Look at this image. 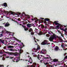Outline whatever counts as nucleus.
<instances>
[{
    "instance_id": "1",
    "label": "nucleus",
    "mask_w": 67,
    "mask_h": 67,
    "mask_svg": "<svg viewBox=\"0 0 67 67\" xmlns=\"http://www.w3.org/2000/svg\"><path fill=\"white\" fill-rule=\"evenodd\" d=\"M51 33L53 34V35H51L49 38V40L50 41H53V40L54 39H56L57 37H58L55 34H53V33L51 31Z\"/></svg>"
},
{
    "instance_id": "2",
    "label": "nucleus",
    "mask_w": 67,
    "mask_h": 67,
    "mask_svg": "<svg viewBox=\"0 0 67 67\" xmlns=\"http://www.w3.org/2000/svg\"><path fill=\"white\" fill-rule=\"evenodd\" d=\"M58 21H55L54 22V23H55V24L57 25H58L57 26H56V27L57 28H59L60 27V28H61V26H60V24L58 23H57V22H58Z\"/></svg>"
},
{
    "instance_id": "3",
    "label": "nucleus",
    "mask_w": 67,
    "mask_h": 67,
    "mask_svg": "<svg viewBox=\"0 0 67 67\" xmlns=\"http://www.w3.org/2000/svg\"><path fill=\"white\" fill-rule=\"evenodd\" d=\"M46 50L44 49H42V51L40 52V54H45L46 53Z\"/></svg>"
},
{
    "instance_id": "4",
    "label": "nucleus",
    "mask_w": 67,
    "mask_h": 67,
    "mask_svg": "<svg viewBox=\"0 0 67 67\" xmlns=\"http://www.w3.org/2000/svg\"><path fill=\"white\" fill-rule=\"evenodd\" d=\"M5 24V27H8L10 25V24L9 23H4L3 24V25H4Z\"/></svg>"
},
{
    "instance_id": "5",
    "label": "nucleus",
    "mask_w": 67,
    "mask_h": 67,
    "mask_svg": "<svg viewBox=\"0 0 67 67\" xmlns=\"http://www.w3.org/2000/svg\"><path fill=\"white\" fill-rule=\"evenodd\" d=\"M33 49L35 50V52H37V51H38V50H40V46H38L37 49H36L35 48H34Z\"/></svg>"
},
{
    "instance_id": "6",
    "label": "nucleus",
    "mask_w": 67,
    "mask_h": 67,
    "mask_svg": "<svg viewBox=\"0 0 67 67\" xmlns=\"http://www.w3.org/2000/svg\"><path fill=\"white\" fill-rule=\"evenodd\" d=\"M54 50L55 51H59V47L58 46H56L54 47Z\"/></svg>"
},
{
    "instance_id": "7",
    "label": "nucleus",
    "mask_w": 67,
    "mask_h": 67,
    "mask_svg": "<svg viewBox=\"0 0 67 67\" xmlns=\"http://www.w3.org/2000/svg\"><path fill=\"white\" fill-rule=\"evenodd\" d=\"M28 62L30 63V64H32V60L31 57L29 58V60H28Z\"/></svg>"
},
{
    "instance_id": "8",
    "label": "nucleus",
    "mask_w": 67,
    "mask_h": 67,
    "mask_svg": "<svg viewBox=\"0 0 67 67\" xmlns=\"http://www.w3.org/2000/svg\"><path fill=\"white\" fill-rule=\"evenodd\" d=\"M7 54L9 55L10 56H12L14 55V53L13 52H7Z\"/></svg>"
},
{
    "instance_id": "9",
    "label": "nucleus",
    "mask_w": 67,
    "mask_h": 67,
    "mask_svg": "<svg viewBox=\"0 0 67 67\" xmlns=\"http://www.w3.org/2000/svg\"><path fill=\"white\" fill-rule=\"evenodd\" d=\"M0 42L2 44H4V40H3V38L0 39Z\"/></svg>"
},
{
    "instance_id": "10",
    "label": "nucleus",
    "mask_w": 67,
    "mask_h": 67,
    "mask_svg": "<svg viewBox=\"0 0 67 67\" xmlns=\"http://www.w3.org/2000/svg\"><path fill=\"white\" fill-rule=\"evenodd\" d=\"M32 26V24H27L26 26L27 27H31Z\"/></svg>"
},
{
    "instance_id": "11",
    "label": "nucleus",
    "mask_w": 67,
    "mask_h": 67,
    "mask_svg": "<svg viewBox=\"0 0 67 67\" xmlns=\"http://www.w3.org/2000/svg\"><path fill=\"white\" fill-rule=\"evenodd\" d=\"M44 43L46 44L45 45H48V44H48V41H47L46 40H44Z\"/></svg>"
},
{
    "instance_id": "12",
    "label": "nucleus",
    "mask_w": 67,
    "mask_h": 67,
    "mask_svg": "<svg viewBox=\"0 0 67 67\" xmlns=\"http://www.w3.org/2000/svg\"><path fill=\"white\" fill-rule=\"evenodd\" d=\"M45 21H44V23H46V21H49V19L47 18H46L44 19Z\"/></svg>"
},
{
    "instance_id": "13",
    "label": "nucleus",
    "mask_w": 67,
    "mask_h": 67,
    "mask_svg": "<svg viewBox=\"0 0 67 67\" xmlns=\"http://www.w3.org/2000/svg\"><path fill=\"white\" fill-rule=\"evenodd\" d=\"M7 47L8 48H14V46H13L10 45V46H8Z\"/></svg>"
},
{
    "instance_id": "14",
    "label": "nucleus",
    "mask_w": 67,
    "mask_h": 67,
    "mask_svg": "<svg viewBox=\"0 0 67 67\" xmlns=\"http://www.w3.org/2000/svg\"><path fill=\"white\" fill-rule=\"evenodd\" d=\"M37 58L39 60H40L41 57H40V54H38L37 56Z\"/></svg>"
},
{
    "instance_id": "15",
    "label": "nucleus",
    "mask_w": 67,
    "mask_h": 67,
    "mask_svg": "<svg viewBox=\"0 0 67 67\" xmlns=\"http://www.w3.org/2000/svg\"><path fill=\"white\" fill-rule=\"evenodd\" d=\"M23 51L22 50V49H20V51H19V53H20V54H21V53H23Z\"/></svg>"
},
{
    "instance_id": "16",
    "label": "nucleus",
    "mask_w": 67,
    "mask_h": 67,
    "mask_svg": "<svg viewBox=\"0 0 67 67\" xmlns=\"http://www.w3.org/2000/svg\"><path fill=\"white\" fill-rule=\"evenodd\" d=\"M24 30L25 31H27V30H29V29H28V28L26 27L24 29Z\"/></svg>"
},
{
    "instance_id": "17",
    "label": "nucleus",
    "mask_w": 67,
    "mask_h": 67,
    "mask_svg": "<svg viewBox=\"0 0 67 67\" xmlns=\"http://www.w3.org/2000/svg\"><path fill=\"white\" fill-rule=\"evenodd\" d=\"M53 62H58V60L57 59H54L53 60Z\"/></svg>"
},
{
    "instance_id": "18",
    "label": "nucleus",
    "mask_w": 67,
    "mask_h": 67,
    "mask_svg": "<svg viewBox=\"0 0 67 67\" xmlns=\"http://www.w3.org/2000/svg\"><path fill=\"white\" fill-rule=\"evenodd\" d=\"M29 32H32V31H33V30H32V28H30L29 30Z\"/></svg>"
},
{
    "instance_id": "19",
    "label": "nucleus",
    "mask_w": 67,
    "mask_h": 67,
    "mask_svg": "<svg viewBox=\"0 0 67 67\" xmlns=\"http://www.w3.org/2000/svg\"><path fill=\"white\" fill-rule=\"evenodd\" d=\"M38 35H42V32L41 31H40V32H39L38 33Z\"/></svg>"
},
{
    "instance_id": "20",
    "label": "nucleus",
    "mask_w": 67,
    "mask_h": 67,
    "mask_svg": "<svg viewBox=\"0 0 67 67\" xmlns=\"http://www.w3.org/2000/svg\"><path fill=\"white\" fill-rule=\"evenodd\" d=\"M41 45H45L46 44L43 41V42L41 44Z\"/></svg>"
},
{
    "instance_id": "21",
    "label": "nucleus",
    "mask_w": 67,
    "mask_h": 67,
    "mask_svg": "<svg viewBox=\"0 0 67 67\" xmlns=\"http://www.w3.org/2000/svg\"><path fill=\"white\" fill-rule=\"evenodd\" d=\"M3 5L4 7H7V3H4L3 4Z\"/></svg>"
},
{
    "instance_id": "22",
    "label": "nucleus",
    "mask_w": 67,
    "mask_h": 67,
    "mask_svg": "<svg viewBox=\"0 0 67 67\" xmlns=\"http://www.w3.org/2000/svg\"><path fill=\"white\" fill-rule=\"evenodd\" d=\"M9 51H11V52H14V50L13 49H9Z\"/></svg>"
},
{
    "instance_id": "23",
    "label": "nucleus",
    "mask_w": 67,
    "mask_h": 67,
    "mask_svg": "<svg viewBox=\"0 0 67 67\" xmlns=\"http://www.w3.org/2000/svg\"><path fill=\"white\" fill-rule=\"evenodd\" d=\"M44 25H43L42 24L41 25V27L42 28V29H43V28H44Z\"/></svg>"
},
{
    "instance_id": "24",
    "label": "nucleus",
    "mask_w": 67,
    "mask_h": 67,
    "mask_svg": "<svg viewBox=\"0 0 67 67\" xmlns=\"http://www.w3.org/2000/svg\"><path fill=\"white\" fill-rule=\"evenodd\" d=\"M61 47L63 48H64L65 47L64 46V45L62 44Z\"/></svg>"
},
{
    "instance_id": "25",
    "label": "nucleus",
    "mask_w": 67,
    "mask_h": 67,
    "mask_svg": "<svg viewBox=\"0 0 67 67\" xmlns=\"http://www.w3.org/2000/svg\"><path fill=\"white\" fill-rule=\"evenodd\" d=\"M0 36L1 37H2L3 36V35L2 34H0Z\"/></svg>"
},
{
    "instance_id": "26",
    "label": "nucleus",
    "mask_w": 67,
    "mask_h": 67,
    "mask_svg": "<svg viewBox=\"0 0 67 67\" xmlns=\"http://www.w3.org/2000/svg\"><path fill=\"white\" fill-rule=\"evenodd\" d=\"M32 26H33V27H35V25H34V24H32Z\"/></svg>"
},
{
    "instance_id": "27",
    "label": "nucleus",
    "mask_w": 67,
    "mask_h": 67,
    "mask_svg": "<svg viewBox=\"0 0 67 67\" xmlns=\"http://www.w3.org/2000/svg\"><path fill=\"white\" fill-rule=\"evenodd\" d=\"M44 28L45 29H47V26H44Z\"/></svg>"
},
{
    "instance_id": "28",
    "label": "nucleus",
    "mask_w": 67,
    "mask_h": 67,
    "mask_svg": "<svg viewBox=\"0 0 67 67\" xmlns=\"http://www.w3.org/2000/svg\"><path fill=\"white\" fill-rule=\"evenodd\" d=\"M31 35H34V32H31Z\"/></svg>"
},
{
    "instance_id": "29",
    "label": "nucleus",
    "mask_w": 67,
    "mask_h": 67,
    "mask_svg": "<svg viewBox=\"0 0 67 67\" xmlns=\"http://www.w3.org/2000/svg\"><path fill=\"white\" fill-rule=\"evenodd\" d=\"M36 65V64H35V66H34L33 65H31V67H35Z\"/></svg>"
},
{
    "instance_id": "30",
    "label": "nucleus",
    "mask_w": 67,
    "mask_h": 67,
    "mask_svg": "<svg viewBox=\"0 0 67 67\" xmlns=\"http://www.w3.org/2000/svg\"><path fill=\"white\" fill-rule=\"evenodd\" d=\"M22 26L24 29L26 27L25 26L23 25H22Z\"/></svg>"
},
{
    "instance_id": "31",
    "label": "nucleus",
    "mask_w": 67,
    "mask_h": 67,
    "mask_svg": "<svg viewBox=\"0 0 67 67\" xmlns=\"http://www.w3.org/2000/svg\"><path fill=\"white\" fill-rule=\"evenodd\" d=\"M10 13L11 14H13V13L12 12H10Z\"/></svg>"
},
{
    "instance_id": "32",
    "label": "nucleus",
    "mask_w": 67,
    "mask_h": 67,
    "mask_svg": "<svg viewBox=\"0 0 67 67\" xmlns=\"http://www.w3.org/2000/svg\"><path fill=\"white\" fill-rule=\"evenodd\" d=\"M23 46L21 47V49H22V48H23V47H24L25 46L24 45V44H23Z\"/></svg>"
},
{
    "instance_id": "33",
    "label": "nucleus",
    "mask_w": 67,
    "mask_h": 67,
    "mask_svg": "<svg viewBox=\"0 0 67 67\" xmlns=\"http://www.w3.org/2000/svg\"><path fill=\"white\" fill-rule=\"evenodd\" d=\"M16 60L17 61H16V63H18V62H19V59H16Z\"/></svg>"
},
{
    "instance_id": "34",
    "label": "nucleus",
    "mask_w": 67,
    "mask_h": 67,
    "mask_svg": "<svg viewBox=\"0 0 67 67\" xmlns=\"http://www.w3.org/2000/svg\"><path fill=\"white\" fill-rule=\"evenodd\" d=\"M33 56H34V57H37V55H33Z\"/></svg>"
},
{
    "instance_id": "35",
    "label": "nucleus",
    "mask_w": 67,
    "mask_h": 67,
    "mask_svg": "<svg viewBox=\"0 0 67 67\" xmlns=\"http://www.w3.org/2000/svg\"><path fill=\"white\" fill-rule=\"evenodd\" d=\"M48 63H44V65H48Z\"/></svg>"
},
{
    "instance_id": "36",
    "label": "nucleus",
    "mask_w": 67,
    "mask_h": 67,
    "mask_svg": "<svg viewBox=\"0 0 67 67\" xmlns=\"http://www.w3.org/2000/svg\"><path fill=\"white\" fill-rule=\"evenodd\" d=\"M41 25H42V24L40 25H39L38 26V27L39 28V27H40L41 26Z\"/></svg>"
},
{
    "instance_id": "37",
    "label": "nucleus",
    "mask_w": 67,
    "mask_h": 67,
    "mask_svg": "<svg viewBox=\"0 0 67 67\" xmlns=\"http://www.w3.org/2000/svg\"><path fill=\"white\" fill-rule=\"evenodd\" d=\"M60 33H61V35L62 36V37H64V36H63L62 35V34L61 33V32H60Z\"/></svg>"
},
{
    "instance_id": "38",
    "label": "nucleus",
    "mask_w": 67,
    "mask_h": 67,
    "mask_svg": "<svg viewBox=\"0 0 67 67\" xmlns=\"http://www.w3.org/2000/svg\"><path fill=\"white\" fill-rule=\"evenodd\" d=\"M42 61H43V60H40V63H42Z\"/></svg>"
},
{
    "instance_id": "39",
    "label": "nucleus",
    "mask_w": 67,
    "mask_h": 67,
    "mask_svg": "<svg viewBox=\"0 0 67 67\" xmlns=\"http://www.w3.org/2000/svg\"><path fill=\"white\" fill-rule=\"evenodd\" d=\"M64 45L65 46H66V47H67V44H64Z\"/></svg>"
},
{
    "instance_id": "40",
    "label": "nucleus",
    "mask_w": 67,
    "mask_h": 67,
    "mask_svg": "<svg viewBox=\"0 0 67 67\" xmlns=\"http://www.w3.org/2000/svg\"><path fill=\"white\" fill-rule=\"evenodd\" d=\"M34 20H37V18H34Z\"/></svg>"
},
{
    "instance_id": "41",
    "label": "nucleus",
    "mask_w": 67,
    "mask_h": 67,
    "mask_svg": "<svg viewBox=\"0 0 67 67\" xmlns=\"http://www.w3.org/2000/svg\"><path fill=\"white\" fill-rule=\"evenodd\" d=\"M4 30H2V33H4Z\"/></svg>"
},
{
    "instance_id": "42",
    "label": "nucleus",
    "mask_w": 67,
    "mask_h": 67,
    "mask_svg": "<svg viewBox=\"0 0 67 67\" xmlns=\"http://www.w3.org/2000/svg\"><path fill=\"white\" fill-rule=\"evenodd\" d=\"M10 58H11V59H12V58H13V57H10Z\"/></svg>"
},
{
    "instance_id": "43",
    "label": "nucleus",
    "mask_w": 67,
    "mask_h": 67,
    "mask_svg": "<svg viewBox=\"0 0 67 67\" xmlns=\"http://www.w3.org/2000/svg\"><path fill=\"white\" fill-rule=\"evenodd\" d=\"M66 54H67V53H65L64 54V56H66Z\"/></svg>"
},
{
    "instance_id": "44",
    "label": "nucleus",
    "mask_w": 67,
    "mask_h": 67,
    "mask_svg": "<svg viewBox=\"0 0 67 67\" xmlns=\"http://www.w3.org/2000/svg\"><path fill=\"white\" fill-rule=\"evenodd\" d=\"M49 67H53V65H50L49 66Z\"/></svg>"
},
{
    "instance_id": "45",
    "label": "nucleus",
    "mask_w": 67,
    "mask_h": 67,
    "mask_svg": "<svg viewBox=\"0 0 67 67\" xmlns=\"http://www.w3.org/2000/svg\"><path fill=\"white\" fill-rule=\"evenodd\" d=\"M46 59H49V57H47L46 58Z\"/></svg>"
},
{
    "instance_id": "46",
    "label": "nucleus",
    "mask_w": 67,
    "mask_h": 67,
    "mask_svg": "<svg viewBox=\"0 0 67 67\" xmlns=\"http://www.w3.org/2000/svg\"><path fill=\"white\" fill-rule=\"evenodd\" d=\"M35 43H37V41H36V40H35Z\"/></svg>"
},
{
    "instance_id": "47",
    "label": "nucleus",
    "mask_w": 67,
    "mask_h": 67,
    "mask_svg": "<svg viewBox=\"0 0 67 67\" xmlns=\"http://www.w3.org/2000/svg\"><path fill=\"white\" fill-rule=\"evenodd\" d=\"M20 43H21L22 44V45H23V42L21 43V41H20Z\"/></svg>"
},
{
    "instance_id": "48",
    "label": "nucleus",
    "mask_w": 67,
    "mask_h": 67,
    "mask_svg": "<svg viewBox=\"0 0 67 67\" xmlns=\"http://www.w3.org/2000/svg\"><path fill=\"white\" fill-rule=\"evenodd\" d=\"M15 56H18V54H14Z\"/></svg>"
},
{
    "instance_id": "49",
    "label": "nucleus",
    "mask_w": 67,
    "mask_h": 67,
    "mask_svg": "<svg viewBox=\"0 0 67 67\" xmlns=\"http://www.w3.org/2000/svg\"><path fill=\"white\" fill-rule=\"evenodd\" d=\"M40 19H42V20H44V18H41Z\"/></svg>"
},
{
    "instance_id": "50",
    "label": "nucleus",
    "mask_w": 67,
    "mask_h": 67,
    "mask_svg": "<svg viewBox=\"0 0 67 67\" xmlns=\"http://www.w3.org/2000/svg\"><path fill=\"white\" fill-rule=\"evenodd\" d=\"M31 20H32V21H34V19H31Z\"/></svg>"
},
{
    "instance_id": "51",
    "label": "nucleus",
    "mask_w": 67,
    "mask_h": 67,
    "mask_svg": "<svg viewBox=\"0 0 67 67\" xmlns=\"http://www.w3.org/2000/svg\"><path fill=\"white\" fill-rule=\"evenodd\" d=\"M18 43H16L15 44V45H18Z\"/></svg>"
},
{
    "instance_id": "52",
    "label": "nucleus",
    "mask_w": 67,
    "mask_h": 67,
    "mask_svg": "<svg viewBox=\"0 0 67 67\" xmlns=\"http://www.w3.org/2000/svg\"><path fill=\"white\" fill-rule=\"evenodd\" d=\"M65 58H67V55L65 57Z\"/></svg>"
},
{
    "instance_id": "53",
    "label": "nucleus",
    "mask_w": 67,
    "mask_h": 67,
    "mask_svg": "<svg viewBox=\"0 0 67 67\" xmlns=\"http://www.w3.org/2000/svg\"><path fill=\"white\" fill-rule=\"evenodd\" d=\"M35 54V53H32V55H34Z\"/></svg>"
},
{
    "instance_id": "54",
    "label": "nucleus",
    "mask_w": 67,
    "mask_h": 67,
    "mask_svg": "<svg viewBox=\"0 0 67 67\" xmlns=\"http://www.w3.org/2000/svg\"><path fill=\"white\" fill-rule=\"evenodd\" d=\"M36 40H37V42H38V41H39V40H38L37 39H36Z\"/></svg>"
},
{
    "instance_id": "55",
    "label": "nucleus",
    "mask_w": 67,
    "mask_h": 67,
    "mask_svg": "<svg viewBox=\"0 0 67 67\" xmlns=\"http://www.w3.org/2000/svg\"><path fill=\"white\" fill-rule=\"evenodd\" d=\"M64 31L65 32H67L66 30H64Z\"/></svg>"
},
{
    "instance_id": "56",
    "label": "nucleus",
    "mask_w": 67,
    "mask_h": 67,
    "mask_svg": "<svg viewBox=\"0 0 67 67\" xmlns=\"http://www.w3.org/2000/svg\"><path fill=\"white\" fill-rule=\"evenodd\" d=\"M26 53H27V54H29V53L27 52Z\"/></svg>"
},
{
    "instance_id": "57",
    "label": "nucleus",
    "mask_w": 67,
    "mask_h": 67,
    "mask_svg": "<svg viewBox=\"0 0 67 67\" xmlns=\"http://www.w3.org/2000/svg\"><path fill=\"white\" fill-rule=\"evenodd\" d=\"M31 17L32 18H33V15H31Z\"/></svg>"
},
{
    "instance_id": "58",
    "label": "nucleus",
    "mask_w": 67,
    "mask_h": 67,
    "mask_svg": "<svg viewBox=\"0 0 67 67\" xmlns=\"http://www.w3.org/2000/svg\"><path fill=\"white\" fill-rule=\"evenodd\" d=\"M60 41H63L62 39H60Z\"/></svg>"
},
{
    "instance_id": "59",
    "label": "nucleus",
    "mask_w": 67,
    "mask_h": 67,
    "mask_svg": "<svg viewBox=\"0 0 67 67\" xmlns=\"http://www.w3.org/2000/svg\"><path fill=\"white\" fill-rule=\"evenodd\" d=\"M18 21H20V20H19V19H18Z\"/></svg>"
},
{
    "instance_id": "60",
    "label": "nucleus",
    "mask_w": 67,
    "mask_h": 67,
    "mask_svg": "<svg viewBox=\"0 0 67 67\" xmlns=\"http://www.w3.org/2000/svg\"><path fill=\"white\" fill-rule=\"evenodd\" d=\"M12 21H14V20H13V19H12Z\"/></svg>"
},
{
    "instance_id": "61",
    "label": "nucleus",
    "mask_w": 67,
    "mask_h": 67,
    "mask_svg": "<svg viewBox=\"0 0 67 67\" xmlns=\"http://www.w3.org/2000/svg\"><path fill=\"white\" fill-rule=\"evenodd\" d=\"M35 39H36L35 38H34V40H35Z\"/></svg>"
},
{
    "instance_id": "62",
    "label": "nucleus",
    "mask_w": 67,
    "mask_h": 67,
    "mask_svg": "<svg viewBox=\"0 0 67 67\" xmlns=\"http://www.w3.org/2000/svg\"><path fill=\"white\" fill-rule=\"evenodd\" d=\"M25 22L26 23H27V21H25Z\"/></svg>"
},
{
    "instance_id": "63",
    "label": "nucleus",
    "mask_w": 67,
    "mask_h": 67,
    "mask_svg": "<svg viewBox=\"0 0 67 67\" xmlns=\"http://www.w3.org/2000/svg\"><path fill=\"white\" fill-rule=\"evenodd\" d=\"M64 67H67V65H65Z\"/></svg>"
},
{
    "instance_id": "64",
    "label": "nucleus",
    "mask_w": 67,
    "mask_h": 67,
    "mask_svg": "<svg viewBox=\"0 0 67 67\" xmlns=\"http://www.w3.org/2000/svg\"><path fill=\"white\" fill-rule=\"evenodd\" d=\"M22 23H24V21H22Z\"/></svg>"
}]
</instances>
